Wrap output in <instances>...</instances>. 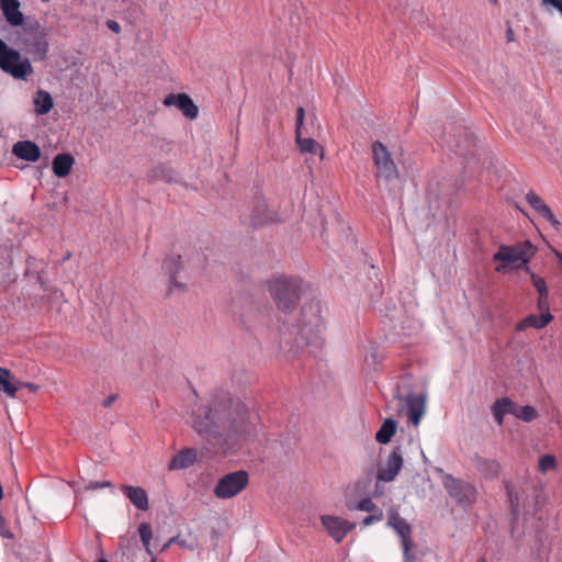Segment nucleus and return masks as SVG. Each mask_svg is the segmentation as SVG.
I'll use <instances>...</instances> for the list:
<instances>
[{"label":"nucleus","instance_id":"nucleus-46","mask_svg":"<svg viewBox=\"0 0 562 562\" xmlns=\"http://www.w3.org/2000/svg\"><path fill=\"white\" fill-rule=\"evenodd\" d=\"M457 147L460 148V154H464V151L462 150V145L461 144H457Z\"/></svg>","mask_w":562,"mask_h":562},{"label":"nucleus","instance_id":"nucleus-4","mask_svg":"<svg viewBox=\"0 0 562 562\" xmlns=\"http://www.w3.org/2000/svg\"><path fill=\"white\" fill-rule=\"evenodd\" d=\"M533 254L535 248L528 240L512 246L501 245L498 251L493 255V261L499 262L495 270L504 272L506 269L522 268Z\"/></svg>","mask_w":562,"mask_h":562},{"label":"nucleus","instance_id":"nucleus-43","mask_svg":"<svg viewBox=\"0 0 562 562\" xmlns=\"http://www.w3.org/2000/svg\"><path fill=\"white\" fill-rule=\"evenodd\" d=\"M314 127H315V126H314L313 121L311 122V126H306V125L304 124V130L308 132V134H307V135H314V132L312 131Z\"/></svg>","mask_w":562,"mask_h":562},{"label":"nucleus","instance_id":"nucleus-6","mask_svg":"<svg viewBox=\"0 0 562 562\" xmlns=\"http://www.w3.org/2000/svg\"><path fill=\"white\" fill-rule=\"evenodd\" d=\"M322 305L317 300H312L304 304L301 311V335L306 339V342H313L314 338H318V335L323 329V316Z\"/></svg>","mask_w":562,"mask_h":562},{"label":"nucleus","instance_id":"nucleus-5","mask_svg":"<svg viewBox=\"0 0 562 562\" xmlns=\"http://www.w3.org/2000/svg\"><path fill=\"white\" fill-rule=\"evenodd\" d=\"M0 69L15 79L26 80L34 72L29 58H23L20 52L9 47L0 38Z\"/></svg>","mask_w":562,"mask_h":562},{"label":"nucleus","instance_id":"nucleus-27","mask_svg":"<svg viewBox=\"0 0 562 562\" xmlns=\"http://www.w3.org/2000/svg\"><path fill=\"white\" fill-rule=\"evenodd\" d=\"M396 432V423L387 418L383 422L382 426L375 434V440L380 443H387Z\"/></svg>","mask_w":562,"mask_h":562},{"label":"nucleus","instance_id":"nucleus-21","mask_svg":"<svg viewBox=\"0 0 562 562\" xmlns=\"http://www.w3.org/2000/svg\"><path fill=\"white\" fill-rule=\"evenodd\" d=\"M198 461V451L193 448H184L177 452L169 463V470H182L193 465Z\"/></svg>","mask_w":562,"mask_h":562},{"label":"nucleus","instance_id":"nucleus-37","mask_svg":"<svg viewBox=\"0 0 562 562\" xmlns=\"http://www.w3.org/2000/svg\"><path fill=\"white\" fill-rule=\"evenodd\" d=\"M544 4H550L562 14V0H543Z\"/></svg>","mask_w":562,"mask_h":562},{"label":"nucleus","instance_id":"nucleus-17","mask_svg":"<svg viewBox=\"0 0 562 562\" xmlns=\"http://www.w3.org/2000/svg\"><path fill=\"white\" fill-rule=\"evenodd\" d=\"M21 3L19 0H0V9L3 13L5 21L11 26H22L24 23V15L20 11Z\"/></svg>","mask_w":562,"mask_h":562},{"label":"nucleus","instance_id":"nucleus-34","mask_svg":"<svg viewBox=\"0 0 562 562\" xmlns=\"http://www.w3.org/2000/svg\"><path fill=\"white\" fill-rule=\"evenodd\" d=\"M555 467H557L555 458L551 454H546V456L541 457L539 460V470L542 473L553 470V469H555Z\"/></svg>","mask_w":562,"mask_h":562},{"label":"nucleus","instance_id":"nucleus-16","mask_svg":"<svg viewBox=\"0 0 562 562\" xmlns=\"http://www.w3.org/2000/svg\"><path fill=\"white\" fill-rule=\"evenodd\" d=\"M182 269V257L179 254H169L162 261L164 273L169 279V291L181 289L182 284L177 281V274Z\"/></svg>","mask_w":562,"mask_h":562},{"label":"nucleus","instance_id":"nucleus-29","mask_svg":"<svg viewBox=\"0 0 562 562\" xmlns=\"http://www.w3.org/2000/svg\"><path fill=\"white\" fill-rule=\"evenodd\" d=\"M11 371L4 368H0V391L5 393L9 397L14 398L16 396L18 386L11 381Z\"/></svg>","mask_w":562,"mask_h":562},{"label":"nucleus","instance_id":"nucleus-26","mask_svg":"<svg viewBox=\"0 0 562 562\" xmlns=\"http://www.w3.org/2000/svg\"><path fill=\"white\" fill-rule=\"evenodd\" d=\"M54 106L52 95L45 90H38L34 97V109L36 114H47Z\"/></svg>","mask_w":562,"mask_h":562},{"label":"nucleus","instance_id":"nucleus-28","mask_svg":"<svg viewBox=\"0 0 562 562\" xmlns=\"http://www.w3.org/2000/svg\"><path fill=\"white\" fill-rule=\"evenodd\" d=\"M272 221H274V218L268 214L265 202H258L251 215V224L254 226H260Z\"/></svg>","mask_w":562,"mask_h":562},{"label":"nucleus","instance_id":"nucleus-32","mask_svg":"<svg viewBox=\"0 0 562 562\" xmlns=\"http://www.w3.org/2000/svg\"><path fill=\"white\" fill-rule=\"evenodd\" d=\"M493 407L502 415L512 414L515 416L516 404L508 397H502L495 401Z\"/></svg>","mask_w":562,"mask_h":562},{"label":"nucleus","instance_id":"nucleus-7","mask_svg":"<svg viewBox=\"0 0 562 562\" xmlns=\"http://www.w3.org/2000/svg\"><path fill=\"white\" fill-rule=\"evenodd\" d=\"M442 485L449 496L463 508L471 507L477 498L476 487L465 481L454 477L451 474L442 475Z\"/></svg>","mask_w":562,"mask_h":562},{"label":"nucleus","instance_id":"nucleus-8","mask_svg":"<svg viewBox=\"0 0 562 562\" xmlns=\"http://www.w3.org/2000/svg\"><path fill=\"white\" fill-rule=\"evenodd\" d=\"M248 483V472L244 470L231 472L218 480L213 493L220 499H228L243 492Z\"/></svg>","mask_w":562,"mask_h":562},{"label":"nucleus","instance_id":"nucleus-50","mask_svg":"<svg viewBox=\"0 0 562 562\" xmlns=\"http://www.w3.org/2000/svg\"><path fill=\"white\" fill-rule=\"evenodd\" d=\"M98 562H108V561H106V560H104V559H101V560H99Z\"/></svg>","mask_w":562,"mask_h":562},{"label":"nucleus","instance_id":"nucleus-15","mask_svg":"<svg viewBox=\"0 0 562 562\" xmlns=\"http://www.w3.org/2000/svg\"><path fill=\"white\" fill-rule=\"evenodd\" d=\"M346 507L350 512H373V515H369L362 520L363 526H370L373 522L381 521L384 517L382 509H380L369 497L362 498L359 502L347 499Z\"/></svg>","mask_w":562,"mask_h":562},{"label":"nucleus","instance_id":"nucleus-11","mask_svg":"<svg viewBox=\"0 0 562 562\" xmlns=\"http://www.w3.org/2000/svg\"><path fill=\"white\" fill-rule=\"evenodd\" d=\"M387 525L392 527L401 538L405 562L411 560L409 551L413 547L411 539V526L402 518L396 508L389 512Z\"/></svg>","mask_w":562,"mask_h":562},{"label":"nucleus","instance_id":"nucleus-13","mask_svg":"<svg viewBox=\"0 0 562 562\" xmlns=\"http://www.w3.org/2000/svg\"><path fill=\"white\" fill-rule=\"evenodd\" d=\"M304 119L305 111L300 106L296 110L295 140L302 153L315 154L319 146L313 137L304 136L305 134H308V132L304 130Z\"/></svg>","mask_w":562,"mask_h":562},{"label":"nucleus","instance_id":"nucleus-23","mask_svg":"<svg viewBox=\"0 0 562 562\" xmlns=\"http://www.w3.org/2000/svg\"><path fill=\"white\" fill-rule=\"evenodd\" d=\"M121 490L137 509H148V495L143 487L123 485Z\"/></svg>","mask_w":562,"mask_h":562},{"label":"nucleus","instance_id":"nucleus-20","mask_svg":"<svg viewBox=\"0 0 562 562\" xmlns=\"http://www.w3.org/2000/svg\"><path fill=\"white\" fill-rule=\"evenodd\" d=\"M408 419L417 427L426 411V398L422 395H408L406 398Z\"/></svg>","mask_w":562,"mask_h":562},{"label":"nucleus","instance_id":"nucleus-14","mask_svg":"<svg viewBox=\"0 0 562 562\" xmlns=\"http://www.w3.org/2000/svg\"><path fill=\"white\" fill-rule=\"evenodd\" d=\"M162 103L168 108L177 106L190 120H194L199 115V108L187 93L168 94Z\"/></svg>","mask_w":562,"mask_h":562},{"label":"nucleus","instance_id":"nucleus-24","mask_svg":"<svg viewBox=\"0 0 562 562\" xmlns=\"http://www.w3.org/2000/svg\"><path fill=\"white\" fill-rule=\"evenodd\" d=\"M75 158L70 154H58L52 162L53 172L58 178L67 177L72 169Z\"/></svg>","mask_w":562,"mask_h":562},{"label":"nucleus","instance_id":"nucleus-51","mask_svg":"<svg viewBox=\"0 0 562 562\" xmlns=\"http://www.w3.org/2000/svg\"><path fill=\"white\" fill-rule=\"evenodd\" d=\"M0 525H3V519L0 517Z\"/></svg>","mask_w":562,"mask_h":562},{"label":"nucleus","instance_id":"nucleus-33","mask_svg":"<svg viewBox=\"0 0 562 562\" xmlns=\"http://www.w3.org/2000/svg\"><path fill=\"white\" fill-rule=\"evenodd\" d=\"M526 271L530 274L531 283L536 288L538 294L541 295L548 293V288L544 279L531 272L528 267L526 268Z\"/></svg>","mask_w":562,"mask_h":562},{"label":"nucleus","instance_id":"nucleus-39","mask_svg":"<svg viewBox=\"0 0 562 562\" xmlns=\"http://www.w3.org/2000/svg\"><path fill=\"white\" fill-rule=\"evenodd\" d=\"M492 413H493V416H494L495 422L497 423V425L502 426L503 423H504V416L505 415H502V413L497 412L493 406H492Z\"/></svg>","mask_w":562,"mask_h":562},{"label":"nucleus","instance_id":"nucleus-40","mask_svg":"<svg viewBox=\"0 0 562 562\" xmlns=\"http://www.w3.org/2000/svg\"><path fill=\"white\" fill-rule=\"evenodd\" d=\"M20 387H26L31 392L35 393L38 391V385L31 382H23L19 384Z\"/></svg>","mask_w":562,"mask_h":562},{"label":"nucleus","instance_id":"nucleus-18","mask_svg":"<svg viewBox=\"0 0 562 562\" xmlns=\"http://www.w3.org/2000/svg\"><path fill=\"white\" fill-rule=\"evenodd\" d=\"M12 154L29 162H35L41 158V149L32 140L16 142L12 147Z\"/></svg>","mask_w":562,"mask_h":562},{"label":"nucleus","instance_id":"nucleus-22","mask_svg":"<svg viewBox=\"0 0 562 562\" xmlns=\"http://www.w3.org/2000/svg\"><path fill=\"white\" fill-rule=\"evenodd\" d=\"M526 200L529 205L543 218H546L553 226H558L560 223L553 215L550 207L543 202V200L536 194L535 192H528L526 195Z\"/></svg>","mask_w":562,"mask_h":562},{"label":"nucleus","instance_id":"nucleus-19","mask_svg":"<svg viewBox=\"0 0 562 562\" xmlns=\"http://www.w3.org/2000/svg\"><path fill=\"white\" fill-rule=\"evenodd\" d=\"M553 315L551 313H539L537 314H530L522 319H520L517 324L515 329L517 331H524L527 328H535V329H543L547 327L552 321Z\"/></svg>","mask_w":562,"mask_h":562},{"label":"nucleus","instance_id":"nucleus-38","mask_svg":"<svg viewBox=\"0 0 562 562\" xmlns=\"http://www.w3.org/2000/svg\"><path fill=\"white\" fill-rule=\"evenodd\" d=\"M106 25H108V27H109L111 31H113V32H114V33H116V34H119V33L121 32V26H120V24H119L116 21H114V20H108V21H106Z\"/></svg>","mask_w":562,"mask_h":562},{"label":"nucleus","instance_id":"nucleus-48","mask_svg":"<svg viewBox=\"0 0 562 562\" xmlns=\"http://www.w3.org/2000/svg\"><path fill=\"white\" fill-rule=\"evenodd\" d=\"M479 562H486V559L484 557H482Z\"/></svg>","mask_w":562,"mask_h":562},{"label":"nucleus","instance_id":"nucleus-42","mask_svg":"<svg viewBox=\"0 0 562 562\" xmlns=\"http://www.w3.org/2000/svg\"><path fill=\"white\" fill-rule=\"evenodd\" d=\"M465 143H467V144H465V146H464V147H465L467 151H470V148H469V147H470V146H474V137H473V136H470V135H468V134H467V136H465Z\"/></svg>","mask_w":562,"mask_h":562},{"label":"nucleus","instance_id":"nucleus-35","mask_svg":"<svg viewBox=\"0 0 562 562\" xmlns=\"http://www.w3.org/2000/svg\"><path fill=\"white\" fill-rule=\"evenodd\" d=\"M537 308H538L539 313H542V314L551 313L550 305H549V293L538 295Z\"/></svg>","mask_w":562,"mask_h":562},{"label":"nucleus","instance_id":"nucleus-36","mask_svg":"<svg viewBox=\"0 0 562 562\" xmlns=\"http://www.w3.org/2000/svg\"><path fill=\"white\" fill-rule=\"evenodd\" d=\"M108 486H111V482L109 481H100V482H91L87 488L88 490H97V488H102V487H108Z\"/></svg>","mask_w":562,"mask_h":562},{"label":"nucleus","instance_id":"nucleus-41","mask_svg":"<svg viewBox=\"0 0 562 562\" xmlns=\"http://www.w3.org/2000/svg\"><path fill=\"white\" fill-rule=\"evenodd\" d=\"M116 395L115 394H112L110 396H108L104 401H103V406L104 407H110L115 401H116Z\"/></svg>","mask_w":562,"mask_h":562},{"label":"nucleus","instance_id":"nucleus-9","mask_svg":"<svg viewBox=\"0 0 562 562\" xmlns=\"http://www.w3.org/2000/svg\"><path fill=\"white\" fill-rule=\"evenodd\" d=\"M373 162L376 168V179L383 178L391 182L398 178V169L390 151L381 142L372 144Z\"/></svg>","mask_w":562,"mask_h":562},{"label":"nucleus","instance_id":"nucleus-10","mask_svg":"<svg viewBox=\"0 0 562 562\" xmlns=\"http://www.w3.org/2000/svg\"><path fill=\"white\" fill-rule=\"evenodd\" d=\"M321 522L328 536L337 543H340L356 528L355 522L333 515L321 516Z\"/></svg>","mask_w":562,"mask_h":562},{"label":"nucleus","instance_id":"nucleus-30","mask_svg":"<svg viewBox=\"0 0 562 562\" xmlns=\"http://www.w3.org/2000/svg\"><path fill=\"white\" fill-rule=\"evenodd\" d=\"M138 533H139L140 541H142L146 552L149 555L154 557L153 552H151V548H150V541L153 539V530H151L150 525L147 522H142L138 526ZM153 562H155V558H153Z\"/></svg>","mask_w":562,"mask_h":562},{"label":"nucleus","instance_id":"nucleus-3","mask_svg":"<svg viewBox=\"0 0 562 562\" xmlns=\"http://www.w3.org/2000/svg\"><path fill=\"white\" fill-rule=\"evenodd\" d=\"M18 45L31 55L33 60H45L49 48L48 33L37 21H27L23 25Z\"/></svg>","mask_w":562,"mask_h":562},{"label":"nucleus","instance_id":"nucleus-2","mask_svg":"<svg viewBox=\"0 0 562 562\" xmlns=\"http://www.w3.org/2000/svg\"><path fill=\"white\" fill-rule=\"evenodd\" d=\"M267 289L277 307L285 313L295 308L301 296L300 280L285 274L268 279Z\"/></svg>","mask_w":562,"mask_h":562},{"label":"nucleus","instance_id":"nucleus-47","mask_svg":"<svg viewBox=\"0 0 562 562\" xmlns=\"http://www.w3.org/2000/svg\"><path fill=\"white\" fill-rule=\"evenodd\" d=\"M479 562H486V559L484 557H482Z\"/></svg>","mask_w":562,"mask_h":562},{"label":"nucleus","instance_id":"nucleus-45","mask_svg":"<svg viewBox=\"0 0 562 562\" xmlns=\"http://www.w3.org/2000/svg\"><path fill=\"white\" fill-rule=\"evenodd\" d=\"M169 547H170V544H169L168 542H166V543L161 547L160 551H165V550H167Z\"/></svg>","mask_w":562,"mask_h":562},{"label":"nucleus","instance_id":"nucleus-12","mask_svg":"<svg viewBox=\"0 0 562 562\" xmlns=\"http://www.w3.org/2000/svg\"><path fill=\"white\" fill-rule=\"evenodd\" d=\"M403 467V453L400 447L393 449L386 460L379 464L376 480L392 482Z\"/></svg>","mask_w":562,"mask_h":562},{"label":"nucleus","instance_id":"nucleus-25","mask_svg":"<svg viewBox=\"0 0 562 562\" xmlns=\"http://www.w3.org/2000/svg\"><path fill=\"white\" fill-rule=\"evenodd\" d=\"M475 469L485 479H495L499 474L501 465L494 459L476 458Z\"/></svg>","mask_w":562,"mask_h":562},{"label":"nucleus","instance_id":"nucleus-49","mask_svg":"<svg viewBox=\"0 0 562 562\" xmlns=\"http://www.w3.org/2000/svg\"><path fill=\"white\" fill-rule=\"evenodd\" d=\"M493 4L497 3V0H490Z\"/></svg>","mask_w":562,"mask_h":562},{"label":"nucleus","instance_id":"nucleus-1","mask_svg":"<svg viewBox=\"0 0 562 562\" xmlns=\"http://www.w3.org/2000/svg\"><path fill=\"white\" fill-rule=\"evenodd\" d=\"M191 427L215 452H227L239 439L248 438L255 425L247 407L227 395L198 404L190 417Z\"/></svg>","mask_w":562,"mask_h":562},{"label":"nucleus","instance_id":"nucleus-31","mask_svg":"<svg viewBox=\"0 0 562 562\" xmlns=\"http://www.w3.org/2000/svg\"><path fill=\"white\" fill-rule=\"evenodd\" d=\"M539 414L537 412V409L532 406H529V405H526V406H521V407H517L515 408V417H517L518 419H521L526 423H530L532 420H535L536 418H538Z\"/></svg>","mask_w":562,"mask_h":562},{"label":"nucleus","instance_id":"nucleus-44","mask_svg":"<svg viewBox=\"0 0 562 562\" xmlns=\"http://www.w3.org/2000/svg\"><path fill=\"white\" fill-rule=\"evenodd\" d=\"M167 542L171 546L172 543L178 542V537H172V538H170ZM179 543H180L181 546H183V544H184V543H183V541H179Z\"/></svg>","mask_w":562,"mask_h":562}]
</instances>
